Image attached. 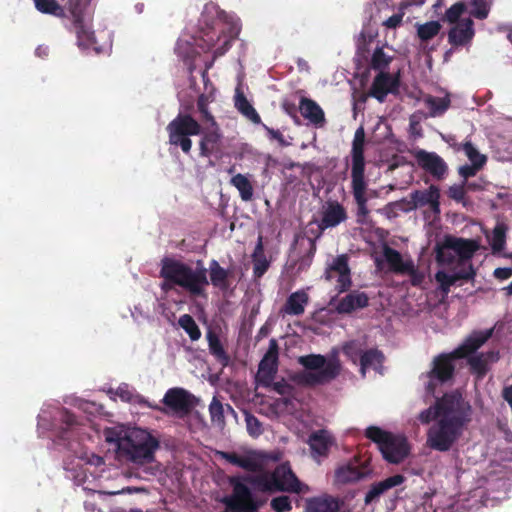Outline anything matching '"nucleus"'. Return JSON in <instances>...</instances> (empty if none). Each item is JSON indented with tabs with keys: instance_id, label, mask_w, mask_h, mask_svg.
<instances>
[{
	"instance_id": "nucleus-53",
	"label": "nucleus",
	"mask_w": 512,
	"mask_h": 512,
	"mask_svg": "<svg viewBox=\"0 0 512 512\" xmlns=\"http://www.w3.org/2000/svg\"><path fill=\"white\" fill-rule=\"evenodd\" d=\"M209 412L211 416V420L213 422H223L224 421V410L222 403L214 397L212 402L209 405Z\"/></svg>"
},
{
	"instance_id": "nucleus-28",
	"label": "nucleus",
	"mask_w": 512,
	"mask_h": 512,
	"mask_svg": "<svg viewBox=\"0 0 512 512\" xmlns=\"http://www.w3.org/2000/svg\"><path fill=\"white\" fill-rule=\"evenodd\" d=\"M405 481V477L401 474H395L380 482L374 483L365 495L364 502L366 505L377 500L382 494L389 489L401 485Z\"/></svg>"
},
{
	"instance_id": "nucleus-13",
	"label": "nucleus",
	"mask_w": 512,
	"mask_h": 512,
	"mask_svg": "<svg viewBox=\"0 0 512 512\" xmlns=\"http://www.w3.org/2000/svg\"><path fill=\"white\" fill-rule=\"evenodd\" d=\"M440 190L436 185H430L426 190H415L410 194V200L402 199L390 203L389 206L400 207L403 211H410L418 207L429 205L433 211H439Z\"/></svg>"
},
{
	"instance_id": "nucleus-4",
	"label": "nucleus",
	"mask_w": 512,
	"mask_h": 512,
	"mask_svg": "<svg viewBox=\"0 0 512 512\" xmlns=\"http://www.w3.org/2000/svg\"><path fill=\"white\" fill-rule=\"evenodd\" d=\"M160 277L165 280L163 290L179 286L195 297L204 296L205 288L209 285L205 267L193 269L182 261L168 257L161 260Z\"/></svg>"
},
{
	"instance_id": "nucleus-34",
	"label": "nucleus",
	"mask_w": 512,
	"mask_h": 512,
	"mask_svg": "<svg viewBox=\"0 0 512 512\" xmlns=\"http://www.w3.org/2000/svg\"><path fill=\"white\" fill-rule=\"evenodd\" d=\"M308 444L312 454L326 456L332 445V438L326 430H319L309 436Z\"/></svg>"
},
{
	"instance_id": "nucleus-3",
	"label": "nucleus",
	"mask_w": 512,
	"mask_h": 512,
	"mask_svg": "<svg viewBox=\"0 0 512 512\" xmlns=\"http://www.w3.org/2000/svg\"><path fill=\"white\" fill-rule=\"evenodd\" d=\"M201 27L203 43H199V47L203 50H211L216 46L217 42L223 37L224 40L220 45L224 51H228L232 42L237 38L240 28L239 26L229 21V16L219 7L213 3L204 6L201 18L199 20Z\"/></svg>"
},
{
	"instance_id": "nucleus-17",
	"label": "nucleus",
	"mask_w": 512,
	"mask_h": 512,
	"mask_svg": "<svg viewBox=\"0 0 512 512\" xmlns=\"http://www.w3.org/2000/svg\"><path fill=\"white\" fill-rule=\"evenodd\" d=\"M415 159L418 166L437 181L445 179L448 174L447 163L435 152L418 150L415 153Z\"/></svg>"
},
{
	"instance_id": "nucleus-29",
	"label": "nucleus",
	"mask_w": 512,
	"mask_h": 512,
	"mask_svg": "<svg viewBox=\"0 0 512 512\" xmlns=\"http://www.w3.org/2000/svg\"><path fill=\"white\" fill-rule=\"evenodd\" d=\"M308 301V294L304 290H298L288 296L280 312L282 314L291 316L302 315L305 311V306L308 304Z\"/></svg>"
},
{
	"instance_id": "nucleus-54",
	"label": "nucleus",
	"mask_w": 512,
	"mask_h": 512,
	"mask_svg": "<svg viewBox=\"0 0 512 512\" xmlns=\"http://www.w3.org/2000/svg\"><path fill=\"white\" fill-rule=\"evenodd\" d=\"M271 507L275 512H285L292 509V505L288 496L282 495L271 500Z\"/></svg>"
},
{
	"instance_id": "nucleus-62",
	"label": "nucleus",
	"mask_w": 512,
	"mask_h": 512,
	"mask_svg": "<svg viewBox=\"0 0 512 512\" xmlns=\"http://www.w3.org/2000/svg\"><path fill=\"white\" fill-rule=\"evenodd\" d=\"M116 395L124 402H131L133 399V393L127 385L119 386L116 390Z\"/></svg>"
},
{
	"instance_id": "nucleus-12",
	"label": "nucleus",
	"mask_w": 512,
	"mask_h": 512,
	"mask_svg": "<svg viewBox=\"0 0 512 512\" xmlns=\"http://www.w3.org/2000/svg\"><path fill=\"white\" fill-rule=\"evenodd\" d=\"M64 6L68 8L73 17V29L77 36V42L83 48H96V38L83 21L82 12L89 4L90 0H62Z\"/></svg>"
},
{
	"instance_id": "nucleus-39",
	"label": "nucleus",
	"mask_w": 512,
	"mask_h": 512,
	"mask_svg": "<svg viewBox=\"0 0 512 512\" xmlns=\"http://www.w3.org/2000/svg\"><path fill=\"white\" fill-rule=\"evenodd\" d=\"M425 106L429 109L431 117L444 114L450 106V99L447 97H435L428 95L424 98Z\"/></svg>"
},
{
	"instance_id": "nucleus-41",
	"label": "nucleus",
	"mask_w": 512,
	"mask_h": 512,
	"mask_svg": "<svg viewBox=\"0 0 512 512\" xmlns=\"http://www.w3.org/2000/svg\"><path fill=\"white\" fill-rule=\"evenodd\" d=\"M212 100L209 95L200 94L196 101L197 111L200 114V123L201 124H209L217 122L212 112L209 110V103Z\"/></svg>"
},
{
	"instance_id": "nucleus-27",
	"label": "nucleus",
	"mask_w": 512,
	"mask_h": 512,
	"mask_svg": "<svg viewBox=\"0 0 512 512\" xmlns=\"http://www.w3.org/2000/svg\"><path fill=\"white\" fill-rule=\"evenodd\" d=\"M492 335V330L475 332L465 339V341L454 349V354L460 359L468 357L479 349Z\"/></svg>"
},
{
	"instance_id": "nucleus-14",
	"label": "nucleus",
	"mask_w": 512,
	"mask_h": 512,
	"mask_svg": "<svg viewBox=\"0 0 512 512\" xmlns=\"http://www.w3.org/2000/svg\"><path fill=\"white\" fill-rule=\"evenodd\" d=\"M462 398V394L458 391L445 393L442 397L436 399L434 405L421 411L418 415V420L422 424H429L433 420L436 422L444 415L451 414L453 408Z\"/></svg>"
},
{
	"instance_id": "nucleus-50",
	"label": "nucleus",
	"mask_w": 512,
	"mask_h": 512,
	"mask_svg": "<svg viewBox=\"0 0 512 512\" xmlns=\"http://www.w3.org/2000/svg\"><path fill=\"white\" fill-rule=\"evenodd\" d=\"M473 6L470 15L476 19L484 20L488 17L490 6L486 0H471Z\"/></svg>"
},
{
	"instance_id": "nucleus-64",
	"label": "nucleus",
	"mask_w": 512,
	"mask_h": 512,
	"mask_svg": "<svg viewBox=\"0 0 512 512\" xmlns=\"http://www.w3.org/2000/svg\"><path fill=\"white\" fill-rule=\"evenodd\" d=\"M282 108L289 116H291L294 119L295 123L299 124V119L297 116V108L294 103L285 101L282 103Z\"/></svg>"
},
{
	"instance_id": "nucleus-55",
	"label": "nucleus",
	"mask_w": 512,
	"mask_h": 512,
	"mask_svg": "<svg viewBox=\"0 0 512 512\" xmlns=\"http://www.w3.org/2000/svg\"><path fill=\"white\" fill-rule=\"evenodd\" d=\"M447 195L450 199L462 203L466 196L465 184H454L449 187Z\"/></svg>"
},
{
	"instance_id": "nucleus-61",
	"label": "nucleus",
	"mask_w": 512,
	"mask_h": 512,
	"mask_svg": "<svg viewBox=\"0 0 512 512\" xmlns=\"http://www.w3.org/2000/svg\"><path fill=\"white\" fill-rule=\"evenodd\" d=\"M404 16V12L400 11L392 16H390L387 20L383 22V25L389 29H396L402 23V19Z\"/></svg>"
},
{
	"instance_id": "nucleus-57",
	"label": "nucleus",
	"mask_w": 512,
	"mask_h": 512,
	"mask_svg": "<svg viewBox=\"0 0 512 512\" xmlns=\"http://www.w3.org/2000/svg\"><path fill=\"white\" fill-rule=\"evenodd\" d=\"M483 167L481 166V162H475L474 164H465L458 168L459 175L467 181L468 178L475 176L479 170Z\"/></svg>"
},
{
	"instance_id": "nucleus-36",
	"label": "nucleus",
	"mask_w": 512,
	"mask_h": 512,
	"mask_svg": "<svg viewBox=\"0 0 512 512\" xmlns=\"http://www.w3.org/2000/svg\"><path fill=\"white\" fill-rule=\"evenodd\" d=\"M383 254L389 269L396 274H404L412 262V260L404 261L401 253L389 246L384 247Z\"/></svg>"
},
{
	"instance_id": "nucleus-1",
	"label": "nucleus",
	"mask_w": 512,
	"mask_h": 512,
	"mask_svg": "<svg viewBox=\"0 0 512 512\" xmlns=\"http://www.w3.org/2000/svg\"><path fill=\"white\" fill-rule=\"evenodd\" d=\"M169 144L179 147L185 155L192 149L191 136H200L199 155L209 158L218 149L222 133L217 122L204 126L189 113H178L166 127Z\"/></svg>"
},
{
	"instance_id": "nucleus-32",
	"label": "nucleus",
	"mask_w": 512,
	"mask_h": 512,
	"mask_svg": "<svg viewBox=\"0 0 512 512\" xmlns=\"http://www.w3.org/2000/svg\"><path fill=\"white\" fill-rule=\"evenodd\" d=\"M231 271L228 269H224L220 266L219 262L215 259L211 260L209 263V278L211 284L220 289L221 291H226L230 288V277Z\"/></svg>"
},
{
	"instance_id": "nucleus-6",
	"label": "nucleus",
	"mask_w": 512,
	"mask_h": 512,
	"mask_svg": "<svg viewBox=\"0 0 512 512\" xmlns=\"http://www.w3.org/2000/svg\"><path fill=\"white\" fill-rule=\"evenodd\" d=\"M258 491L263 493H301L304 485L292 471L288 462L281 463L273 471H265L256 475H248L243 478Z\"/></svg>"
},
{
	"instance_id": "nucleus-30",
	"label": "nucleus",
	"mask_w": 512,
	"mask_h": 512,
	"mask_svg": "<svg viewBox=\"0 0 512 512\" xmlns=\"http://www.w3.org/2000/svg\"><path fill=\"white\" fill-rule=\"evenodd\" d=\"M339 510V500L327 494L313 497L306 504V512H339Z\"/></svg>"
},
{
	"instance_id": "nucleus-45",
	"label": "nucleus",
	"mask_w": 512,
	"mask_h": 512,
	"mask_svg": "<svg viewBox=\"0 0 512 512\" xmlns=\"http://www.w3.org/2000/svg\"><path fill=\"white\" fill-rule=\"evenodd\" d=\"M298 362L306 370L312 371H320L327 365L325 356L320 354H309L305 356H300Z\"/></svg>"
},
{
	"instance_id": "nucleus-20",
	"label": "nucleus",
	"mask_w": 512,
	"mask_h": 512,
	"mask_svg": "<svg viewBox=\"0 0 512 512\" xmlns=\"http://www.w3.org/2000/svg\"><path fill=\"white\" fill-rule=\"evenodd\" d=\"M399 86V75L393 76L390 73L381 71L375 76L369 90V95L383 103L389 93H398Z\"/></svg>"
},
{
	"instance_id": "nucleus-47",
	"label": "nucleus",
	"mask_w": 512,
	"mask_h": 512,
	"mask_svg": "<svg viewBox=\"0 0 512 512\" xmlns=\"http://www.w3.org/2000/svg\"><path fill=\"white\" fill-rule=\"evenodd\" d=\"M466 11L467 5L463 1L456 2L445 11L442 20L451 25L460 23V18Z\"/></svg>"
},
{
	"instance_id": "nucleus-60",
	"label": "nucleus",
	"mask_w": 512,
	"mask_h": 512,
	"mask_svg": "<svg viewBox=\"0 0 512 512\" xmlns=\"http://www.w3.org/2000/svg\"><path fill=\"white\" fill-rule=\"evenodd\" d=\"M343 353L346 355L350 360H352L354 363H356L357 359H360V353H363V350L357 347L356 343L350 342L344 345L343 347Z\"/></svg>"
},
{
	"instance_id": "nucleus-63",
	"label": "nucleus",
	"mask_w": 512,
	"mask_h": 512,
	"mask_svg": "<svg viewBox=\"0 0 512 512\" xmlns=\"http://www.w3.org/2000/svg\"><path fill=\"white\" fill-rule=\"evenodd\" d=\"M493 275L498 280H507L512 276V268H509V267L496 268L493 272Z\"/></svg>"
},
{
	"instance_id": "nucleus-52",
	"label": "nucleus",
	"mask_w": 512,
	"mask_h": 512,
	"mask_svg": "<svg viewBox=\"0 0 512 512\" xmlns=\"http://www.w3.org/2000/svg\"><path fill=\"white\" fill-rule=\"evenodd\" d=\"M463 151L471 161V164L475 162H481V166L483 167L486 164L487 158L485 155L480 154L476 147L470 142L467 141L463 144Z\"/></svg>"
},
{
	"instance_id": "nucleus-42",
	"label": "nucleus",
	"mask_w": 512,
	"mask_h": 512,
	"mask_svg": "<svg viewBox=\"0 0 512 512\" xmlns=\"http://www.w3.org/2000/svg\"><path fill=\"white\" fill-rule=\"evenodd\" d=\"M35 8L43 13L56 17L64 16V7L57 0H33Z\"/></svg>"
},
{
	"instance_id": "nucleus-19",
	"label": "nucleus",
	"mask_w": 512,
	"mask_h": 512,
	"mask_svg": "<svg viewBox=\"0 0 512 512\" xmlns=\"http://www.w3.org/2000/svg\"><path fill=\"white\" fill-rule=\"evenodd\" d=\"M195 397L187 390L179 387L170 388L163 397V404L174 413L186 415L194 407Z\"/></svg>"
},
{
	"instance_id": "nucleus-46",
	"label": "nucleus",
	"mask_w": 512,
	"mask_h": 512,
	"mask_svg": "<svg viewBox=\"0 0 512 512\" xmlns=\"http://www.w3.org/2000/svg\"><path fill=\"white\" fill-rule=\"evenodd\" d=\"M441 24L438 21H429L417 27V36L421 41H429L439 34Z\"/></svg>"
},
{
	"instance_id": "nucleus-48",
	"label": "nucleus",
	"mask_w": 512,
	"mask_h": 512,
	"mask_svg": "<svg viewBox=\"0 0 512 512\" xmlns=\"http://www.w3.org/2000/svg\"><path fill=\"white\" fill-rule=\"evenodd\" d=\"M468 363L470 365L471 371L476 373L479 378H482L486 375L488 371V363L483 355L470 357L468 359Z\"/></svg>"
},
{
	"instance_id": "nucleus-38",
	"label": "nucleus",
	"mask_w": 512,
	"mask_h": 512,
	"mask_svg": "<svg viewBox=\"0 0 512 512\" xmlns=\"http://www.w3.org/2000/svg\"><path fill=\"white\" fill-rule=\"evenodd\" d=\"M235 107L243 116H245L247 119H249L252 123H254V124L261 123L260 115L257 113L255 108L248 101L246 96L239 90H237V93L235 95Z\"/></svg>"
},
{
	"instance_id": "nucleus-18",
	"label": "nucleus",
	"mask_w": 512,
	"mask_h": 512,
	"mask_svg": "<svg viewBox=\"0 0 512 512\" xmlns=\"http://www.w3.org/2000/svg\"><path fill=\"white\" fill-rule=\"evenodd\" d=\"M475 37L474 21L472 18H463L460 23L451 25L447 33L448 43L453 48H468Z\"/></svg>"
},
{
	"instance_id": "nucleus-7",
	"label": "nucleus",
	"mask_w": 512,
	"mask_h": 512,
	"mask_svg": "<svg viewBox=\"0 0 512 512\" xmlns=\"http://www.w3.org/2000/svg\"><path fill=\"white\" fill-rule=\"evenodd\" d=\"M478 249L476 240L445 235L435 247L436 260L440 265L453 266L463 271L469 268L475 270L471 259Z\"/></svg>"
},
{
	"instance_id": "nucleus-8",
	"label": "nucleus",
	"mask_w": 512,
	"mask_h": 512,
	"mask_svg": "<svg viewBox=\"0 0 512 512\" xmlns=\"http://www.w3.org/2000/svg\"><path fill=\"white\" fill-rule=\"evenodd\" d=\"M116 442L119 453L137 464L151 463L155 451L159 448V440L141 428L128 431Z\"/></svg>"
},
{
	"instance_id": "nucleus-9",
	"label": "nucleus",
	"mask_w": 512,
	"mask_h": 512,
	"mask_svg": "<svg viewBox=\"0 0 512 512\" xmlns=\"http://www.w3.org/2000/svg\"><path fill=\"white\" fill-rule=\"evenodd\" d=\"M365 436L376 443L383 458L389 463L398 464L409 454V445L404 436L394 435L378 426H369Z\"/></svg>"
},
{
	"instance_id": "nucleus-25",
	"label": "nucleus",
	"mask_w": 512,
	"mask_h": 512,
	"mask_svg": "<svg viewBox=\"0 0 512 512\" xmlns=\"http://www.w3.org/2000/svg\"><path fill=\"white\" fill-rule=\"evenodd\" d=\"M368 305V295L365 292L355 290L338 301L336 305V311L339 314H351L357 309L366 308Z\"/></svg>"
},
{
	"instance_id": "nucleus-26",
	"label": "nucleus",
	"mask_w": 512,
	"mask_h": 512,
	"mask_svg": "<svg viewBox=\"0 0 512 512\" xmlns=\"http://www.w3.org/2000/svg\"><path fill=\"white\" fill-rule=\"evenodd\" d=\"M206 339L208 342L209 353L214 357L216 362L220 364L222 368L229 366L231 357L224 347L219 334L216 331L209 329L206 332Z\"/></svg>"
},
{
	"instance_id": "nucleus-21",
	"label": "nucleus",
	"mask_w": 512,
	"mask_h": 512,
	"mask_svg": "<svg viewBox=\"0 0 512 512\" xmlns=\"http://www.w3.org/2000/svg\"><path fill=\"white\" fill-rule=\"evenodd\" d=\"M340 372L338 363L330 361L320 371H305L298 373L295 377L297 382L306 386H316L330 382L335 379Z\"/></svg>"
},
{
	"instance_id": "nucleus-24",
	"label": "nucleus",
	"mask_w": 512,
	"mask_h": 512,
	"mask_svg": "<svg viewBox=\"0 0 512 512\" xmlns=\"http://www.w3.org/2000/svg\"><path fill=\"white\" fill-rule=\"evenodd\" d=\"M301 115L316 128H323L326 125V118L323 109L313 99L301 97L299 102Z\"/></svg>"
},
{
	"instance_id": "nucleus-31",
	"label": "nucleus",
	"mask_w": 512,
	"mask_h": 512,
	"mask_svg": "<svg viewBox=\"0 0 512 512\" xmlns=\"http://www.w3.org/2000/svg\"><path fill=\"white\" fill-rule=\"evenodd\" d=\"M367 474L364 467L348 463L340 466L335 471V481L338 484L354 483L363 479Z\"/></svg>"
},
{
	"instance_id": "nucleus-15",
	"label": "nucleus",
	"mask_w": 512,
	"mask_h": 512,
	"mask_svg": "<svg viewBox=\"0 0 512 512\" xmlns=\"http://www.w3.org/2000/svg\"><path fill=\"white\" fill-rule=\"evenodd\" d=\"M279 346L276 339L269 341V347L259 363L256 381L260 386L270 387L278 371Z\"/></svg>"
},
{
	"instance_id": "nucleus-37",
	"label": "nucleus",
	"mask_w": 512,
	"mask_h": 512,
	"mask_svg": "<svg viewBox=\"0 0 512 512\" xmlns=\"http://www.w3.org/2000/svg\"><path fill=\"white\" fill-rule=\"evenodd\" d=\"M57 420L60 422L58 430V438L60 440H68L73 432L74 427L78 424L77 419L73 413L67 409H62L59 412Z\"/></svg>"
},
{
	"instance_id": "nucleus-2",
	"label": "nucleus",
	"mask_w": 512,
	"mask_h": 512,
	"mask_svg": "<svg viewBox=\"0 0 512 512\" xmlns=\"http://www.w3.org/2000/svg\"><path fill=\"white\" fill-rule=\"evenodd\" d=\"M472 407L462 398L451 414L439 418L427 431V446L439 452L449 451L471 421Z\"/></svg>"
},
{
	"instance_id": "nucleus-23",
	"label": "nucleus",
	"mask_w": 512,
	"mask_h": 512,
	"mask_svg": "<svg viewBox=\"0 0 512 512\" xmlns=\"http://www.w3.org/2000/svg\"><path fill=\"white\" fill-rule=\"evenodd\" d=\"M450 270L452 272L451 274L446 273L445 271H438L435 274V280L439 284V289L444 294H448L451 286L455 285L458 281H471L474 280L476 276V270H472L471 268L467 271H463L451 266Z\"/></svg>"
},
{
	"instance_id": "nucleus-5",
	"label": "nucleus",
	"mask_w": 512,
	"mask_h": 512,
	"mask_svg": "<svg viewBox=\"0 0 512 512\" xmlns=\"http://www.w3.org/2000/svg\"><path fill=\"white\" fill-rule=\"evenodd\" d=\"M365 133L363 127H359L354 135L351 149V188L357 205V222L363 224L369 215V198L366 195L367 181L365 179V157H364Z\"/></svg>"
},
{
	"instance_id": "nucleus-10",
	"label": "nucleus",
	"mask_w": 512,
	"mask_h": 512,
	"mask_svg": "<svg viewBox=\"0 0 512 512\" xmlns=\"http://www.w3.org/2000/svg\"><path fill=\"white\" fill-rule=\"evenodd\" d=\"M458 359L460 358L454 354V351L440 353L433 358L430 370L426 372L428 382L425 389L427 393L434 394L438 385L453 380L456 369L455 361Z\"/></svg>"
},
{
	"instance_id": "nucleus-22",
	"label": "nucleus",
	"mask_w": 512,
	"mask_h": 512,
	"mask_svg": "<svg viewBox=\"0 0 512 512\" xmlns=\"http://www.w3.org/2000/svg\"><path fill=\"white\" fill-rule=\"evenodd\" d=\"M347 218V211L340 202L337 200L326 201L322 209L321 220L318 224L320 233L317 237H319L326 229L334 228L345 222Z\"/></svg>"
},
{
	"instance_id": "nucleus-40",
	"label": "nucleus",
	"mask_w": 512,
	"mask_h": 512,
	"mask_svg": "<svg viewBox=\"0 0 512 512\" xmlns=\"http://www.w3.org/2000/svg\"><path fill=\"white\" fill-rule=\"evenodd\" d=\"M231 184L239 191L243 201H250L253 197V186L247 176L236 174L231 178Z\"/></svg>"
},
{
	"instance_id": "nucleus-16",
	"label": "nucleus",
	"mask_w": 512,
	"mask_h": 512,
	"mask_svg": "<svg viewBox=\"0 0 512 512\" xmlns=\"http://www.w3.org/2000/svg\"><path fill=\"white\" fill-rule=\"evenodd\" d=\"M348 260L349 258L346 254L336 256L332 262L327 265L323 275L324 279L327 281H331L336 275H338L337 288L339 292L349 290L352 284Z\"/></svg>"
},
{
	"instance_id": "nucleus-56",
	"label": "nucleus",
	"mask_w": 512,
	"mask_h": 512,
	"mask_svg": "<svg viewBox=\"0 0 512 512\" xmlns=\"http://www.w3.org/2000/svg\"><path fill=\"white\" fill-rule=\"evenodd\" d=\"M253 275L255 278H261L268 270L270 263L265 257L252 259Z\"/></svg>"
},
{
	"instance_id": "nucleus-43",
	"label": "nucleus",
	"mask_w": 512,
	"mask_h": 512,
	"mask_svg": "<svg viewBox=\"0 0 512 512\" xmlns=\"http://www.w3.org/2000/svg\"><path fill=\"white\" fill-rule=\"evenodd\" d=\"M178 324L189 335L192 341H197L201 338V330L191 315H181L178 319Z\"/></svg>"
},
{
	"instance_id": "nucleus-51",
	"label": "nucleus",
	"mask_w": 512,
	"mask_h": 512,
	"mask_svg": "<svg viewBox=\"0 0 512 512\" xmlns=\"http://www.w3.org/2000/svg\"><path fill=\"white\" fill-rule=\"evenodd\" d=\"M245 422H246L247 432L250 436L256 438L263 433L262 423L253 414L246 413L245 414Z\"/></svg>"
},
{
	"instance_id": "nucleus-44",
	"label": "nucleus",
	"mask_w": 512,
	"mask_h": 512,
	"mask_svg": "<svg viewBox=\"0 0 512 512\" xmlns=\"http://www.w3.org/2000/svg\"><path fill=\"white\" fill-rule=\"evenodd\" d=\"M508 227L505 223H497L492 231L491 248L494 253L504 249Z\"/></svg>"
},
{
	"instance_id": "nucleus-58",
	"label": "nucleus",
	"mask_w": 512,
	"mask_h": 512,
	"mask_svg": "<svg viewBox=\"0 0 512 512\" xmlns=\"http://www.w3.org/2000/svg\"><path fill=\"white\" fill-rule=\"evenodd\" d=\"M409 268L405 270L404 274L410 276V282L413 286H419L424 280L423 272H420L414 265L413 261L408 266Z\"/></svg>"
},
{
	"instance_id": "nucleus-33",
	"label": "nucleus",
	"mask_w": 512,
	"mask_h": 512,
	"mask_svg": "<svg viewBox=\"0 0 512 512\" xmlns=\"http://www.w3.org/2000/svg\"><path fill=\"white\" fill-rule=\"evenodd\" d=\"M222 459L226 460L232 465L240 467L248 472L256 473L261 470L260 462L251 456H240L235 452H219Z\"/></svg>"
},
{
	"instance_id": "nucleus-35",
	"label": "nucleus",
	"mask_w": 512,
	"mask_h": 512,
	"mask_svg": "<svg viewBox=\"0 0 512 512\" xmlns=\"http://www.w3.org/2000/svg\"><path fill=\"white\" fill-rule=\"evenodd\" d=\"M384 354L377 348H371L360 353V373L363 377L366 375L367 369L378 370L382 367L384 361Z\"/></svg>"
},
{
	"instance_id": "nucleus-49",
	"label": "nucleus",
	"mask_w": 512,
	"mask_h": 512,
	"mask_svg": "<svg viewBox=\"0 0 512 512\" xmlns=\"http://www.w3.org/2000/svg\"><path fill=\"white\" fill-rule=\"evenodd\" d=\"M391 62V58L388 57L382 48H376L372 58H371V68L374 70H379L380 72L385 69L389 63Z\"/></svg>"
},
{
	"instance_id": "nucleus-59",
	"label": "nucleus",
	"mask_w": 512,
	"mask_h": 512,
	"mask_svg": "<svg viewBox=\"0 0 512 512\" xmlns=\"http://www.w3.org/2000/svg\"><path fill=\"white\" fill-rule=\"evenodd\" d=\"M272 389L278 393L279 395H291L293 392V387L285 379H281L280 381L274 382L272 381V385L270 386Z\"/></svg>"
},
{
	"instance_id": "nucleus-11",
	"label": "nucleus",
	"mask_w": 512,
	"mask_h": 512,
	"mask_svg": "<svg viewBox=\"0 0 512 512\" xmlns=\"http://www.w3.org/2000/svg\"><path fill=\"white\" fill-rule=\"evenodd\" d=\"M229 483L232 486V494L222 500L226 509L231 512H257L259 503L241 478L230 477Z\"/></svg>"
}]
</instances>
